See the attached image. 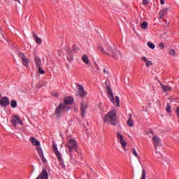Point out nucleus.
<instances>
[{"mask_svg": "<svg viewBox=\"0 0 179 179\" xmlns=\"http://www.w3.org/2000/svg\"><path fill=\"white\" fill-rule=\"evenodd\" d=\"M152 141L154 143V145L155 146V149H157V147L162 145L160 138L157 137V136H154L152 137Z\"/></svg>", "mask_w": 179, "mask_h": 179, "instance_id": "9b49d317", "label": "nucleus"}, {"mask_svg": "<svg viewBox=\"0 0 179 179\" xmlns=\"http://www.w3.org/2000/svg\"><path fill=\"white\" fill-rule=\"evenodd\" d=\"M161 87L163 90V92H171L173 90V88H171V87L169 86V85H163L162 83H161Z\"/></svg>", "mask_w": 179, "mask_h": 179, "instance_id": "2eb2a0df", "label": "nucleus"}, {"mask_svg": "<svg viewBox=\"0 0 179 179\" xmlns=\"http://www.w3.org/2000/svg\"><path fill=\"white\" fill-rule=\"evenodd\" d=\"M34 64L38 69V73H41V75H44V73H45V71L43 70V69H41V59L37 56H35Z\"/></svg>", "mask_w": 179, "mask_h": 179, "instance_id": "39448f33", "label": "nucleus"}, {"mask_svg": "<svg viewBox=\"0 0 179 179\" xmlns=\"http://www.w3.org/2000/svg\"><path fill=\"white\" fill-rule=\"evenodd\" d=\"M15 1H17V2H19V0H15Z\"/></svg>", "mask_w": 179, "mask_h": 179, "instance_id": "37998d69", "label": "nucleus"}, {"mask_svg": "<svg viewBox=\"0 0 179 179\" xmlns=\"http://www.w3.org/2000/svg\"><path fill=\"white\" fill-rule=\"evenodd\" d=\"M103 73H106V69H103Z\"/></svg>", "mask_w": 179, "mask_h": 179, "instance_id": "ea45409f", "label": "nucleus"}, {"mask_svg": "<svg viewBox=\"0 0 179 179\" xmlns=\"http://www.w3.org/2000/svg\"><path fill=\"white\" fill-rule=\"evenodd\" d=\"M168 10H169V8L161 10L159 13V19H162V17H163V16H164V15L167 13Z\"/></svg>", "mask_w": 179, "mask_h": 179, "instance_id": "aec40b11", "label": "nucleus"}, {"mask_svg": "<svg viewBox=\"0 0 179 179\" xmlns=\"http://www.w3.org/2000/svg\"><path fill=\"white\" fill-rule=\"evenodd\" d=\"M161 5H164V0H160Z\"/></svg>", "mask_w": 179, "mask_h": 179, "instance_id": "58836bf2", "label": "nucleus"}, {"mask_svg": "<svg viewBox=\"0 0 179 179\" xmlns=\"http://www.w3.org/2000/svg\"><path fill=\"white\" fill-rule=\"evenodd\" d=\"M140 179H146V171L145 169L142 170V175Z\"/></svg>", "mask_w": 179, "mask_h": 179, "instance_id": "c85d7f7f", "label": "nucleus"}, {"mask_svg": "<svg viewBox=\"0 0 179 179\" xmlns=\"http://www.w3.org/2000/svg\"><path fill=\"white\" fill-rule=\"evenodd\" d=\"M52 148H53V151L55 152V154L56 155V157H57V159H61V153L59 152V151H58L57 145L53 144Z\"/></svg>", "mask_w": 179, "mask_h": 179, "instance_id": "4468645a", "label": "nucleus"}, {"mask_svg": "<svg viewBox=\"0 0 179 179\" xmlns=\"http://www.w3.org/2000/svg\"><path fill=\"white\" fill-rule=\"evenodd\" d=\"M147 45H148V47H149L150 48H151V50H155V44L152 43L151 42H148V43H147Z\"/></svg>", "mask_w": 179, "mask_h": 179, "instance_id": "c756f323", "label": "nucleus"}, {"mask_svg": "<svg viewBox=\"0 0 179 179\" xmlns=\"http://www.w3.org/2000/svg\"><path fill=\"white\" fill-rule=\"evenodd\" d=\"M9 99L6 96H3L0 100V106H2V107H6L7 106H9Z\"/></svg>", "mask_w": 179, "mask_h": 179, "instance_id": "f8f14e48", "label": "nucleus"}, {"mask_svg": "<svg viewBox=\"0 0 179 179\" xmlns=\"http://www.w3.org/2000/svg\"><path fill=\"white\" fill-rule=\"evenodd\" d=\"M67 59L68 61H69V62H71V61H73V57L68 56Z\"/></svg>", "mask_w": 179, "mask_h": 179, "instance_id": "e433bc0d", "label": "nucleus"}, {"mask_svg": "<svg viewBox=\"0 0 179 179\" xmlns=\"http://www.w3.org/2000/svg\"><path fill=\"white\" fill-rule=\"evenodd\" d=\"M77 89L78 90V94L80 96V97H85V96L87 95V92H86V91H85L83 86H82L80 85H78Z\"/></svg>", "mask_w": 179, "mask_h": 179, "instance_id": "9d476101", "label": "nucleus"}, {"mask_svg": "<svg viewBox=\"0 0 179 179\" xmlns=\"http://www.w3.org/2000/svg\"><path fill=\"white\" fill-rule=\"evenodd\" d=\"M166 110L168 113H171V107L170 106L169 103L166 104Z\"/></svg>", "mask_w": 179, "mask_h": 179, "instance_id": "473e14b6", "label": "nucleus"}, {"mask_svg": "<svg viewBox=\"0 0 179 179\" xmlns=\"http://www.w3.org/2000/svg\"><path fill=\"white\" fill-rule=\"evenodd\" d=\"M76 141L73 139L69 140V143L66 144V148L69 149L71 156H73L72 152L76 149Z\"/></svg>", "mask_w": 179, "mask_h": 179, "instance_id": "423d86ee", "label": "nucleus"}, {"mask_svg": "<svg viewBox=\"0 0 179 179\" xmlns=\"http://www.w3.org/2000/svg\"><path fill=\"white\" fill-rule=\"evenodd\" d=\"M36 150L38 152V155L42 159V162H45V158H44V154L43 153V149L41 148L38 147L36 148Z\"/></svg>", "mask_w": 179, "mask_h": 179, "instance_id": "dca6fc26", "label": "nucleus"}, {"mask_svg": "<svg viewBox=\"0 0 179 179\" xmlns=\"http://www.w3.org/2000/svg\"><path fill=\"white\" fill-rule=\"evenodd\" d=\"M30 141L31 142L32 145H34V146H40V141L36 139V138L31 137L30 138Z\"/></svg>", "mask_w": 179, "mask_h": 179, "instance_id": "6ab92c4d", "label": "nucleus"}, {"mask_svg": "<svg viewBox=\"0 0 179 179\" xmlns=\"http://www.w3.org/2000/svg\"><path fill=\"white\" fill-rule=\"evenodd\" d=\"M148 22L146 21H144L143 22L141 23V27L143 30L148 29Z\"/></svg>", "mask_w": 179, "mask_h": 179, "instance_id": "b1692460", "label": "nucleus"}, {"mask_svg": "<svg viewBox=\"0 0 179 179\" xmlns=\"http://www.w3.org/2000/svg\"><path fill=\"white\" fill-rule=\"evenodd\" d=\"M73 103V98L69 96L67 98L64 99V103L65 106H66L67 104L71 105Z\"/></svg>", "mask_w": 179, "mask_h": 179, "instance_id": "f3484780", "label": "nucleus"}, {"mask_svg": "<svg viewBox=\"0 0 179 179\" xmlns=\"http://www.w3.org/2000/svg\"><path fill=\"white\" fill-rule=\"evenodd\" d=\"M155 157L159 159V157H160V156H162V154L159 152H157V148H155Z\"/></svg>", "mask_w": 179, "mask_h": 179, "instance_id": "72a5a7b5", "label": "nucleus"}, {"mask_svg": "<svg viewBox=\"0 0 179 179\" xmlns=\"http://www.w3.org/2000/svg\"><path fill=\"white\" fill-rule=\"evenodd\" d=\"M45 85H47V82L45 83Z\"/></svg>", "mask_w": 179, "mask_h": 179, "instance_id": "79ce46f5", "label": "nucleus"}, {"mask_svg": "<svg viewBox=\"0 0 179 179\" xmlns=\"http://www.w3.org/2000/svg\"><path fill=\"white\" fill-rule=\"evenodd\" d=\"M12 108H16L17 107V102L15 100H12L10 103Z\"/></svg>", "mask_w": 179, "mask_h": 179, "instance_id": "393cba45", "label": "nucleus"}, {"mask_svg": "<svg viewBox=\"0 0 179 179\" xmlns=\"http://www.w3.org/2000/svg\"><path fill=\"white\" fill-rule=\"evenodd\" d=\"M127 125L129 127H134V121L132 120V115H129V120H127Z\"/></svg>", "mask_w": 179, "mask_h": 179, "instance_id": "412c9836", "label": "nucleus"}, {"mask_svg": "<svg viewBox=\"0 0 179 179\" xmlns=\"http://www.w3.org/2000/svg\"><path fill=\"white\" fill-rule=\"evenodd\" d=\"M11 122L14 127H16V125H17V123L19 124V125H23V122L22 121V119H20V117H19V116L17 115H14Z\"/></svg>", "mask_w": 179, "mask_h": 179, "instance_id": "1a4fd4ad", "label": "nucleus"}, {"mask_svg": "<svg viewBox=\"0 0 179 179\" xmlns=\"http://www.w3.org/2000/svg\"><path fill=\"white\" fill-rule=\"evenodd\" d=\"M142 61H144V62H145V66H147L148 68H149V66H150L151 65L153 64V63L152 62V61H149L148 60V59L146 58V57H143L141 58Z\"/></svg>", "mask_w": 179, "mask_h": 179, "instance_id": "a211bd4d", "label": "nucleus"}, {"mask_svg": "<svg viewBox=\"0 0 179 179\" xmlns=\"http://www.w3.org/2000/svg\"><path fill=\"white\" fill-rule=\"evenodd\" d=\"M168 54L172 57H176V50H174V49H170L168 52Z\"/></svg>", "mask_w": 179, "mask_h": 179, "instance_id": "a878e982", "label": "nucleus"}, {"mask_svg": "<svg viewBox=\"0 0 179 179\" xmlns=\"http://www.w3.org/2000/svg\"><path fill=\"white\" fill-rule=\"evenodd\" d=\"M17 55L20 58V59H22V65L26 67L29 66V63L30 62L29 61V59L26 57V55H24L23 52H20L17 53Z\"/></svg>", "mask_w": 179, "mask_h": 179, "instance_id": "0eeeda50", "label": "nucleus"}, {"mask_svg": "<svg viewBox=\"0 0 179 179\" xmlns=\"http://www.w3.org/2000/svg\"><path fill=\"white\" fill-rule=\"evenodd\" d=\"M106 90L110 101L114 104V106H115L116 103V106H117V107H120V97L115 96L114 99L113 90H111V87H110V86L106 87Z\"/></svg>", "mask_w": 179, "mask_h": 179, "instance_id": "7ed1b4c3", "label": "nucleus"}, {"mask_svg": "<svg viewBox=\"0 0 179 179\" xmlns=\"http://www.w3.org/2000/svg\"><path fill=\"white\" fill-rule=\"evenodd\" d=\"M117 120H118V117L117 116V112L114 109L109 111L103 117V122L106 124H109L113 127L117 125Z\"/></svg>", "mask_w": 179, "mask_h": 179, "instance_id": "f257e3e1", "label": "nucleus"}, {"mask_svg": "<svg viewBox=\"0 0 179 179\" xmlns=\"http://www.w3.org/2000/svg\"><path fill=\"white\" fill-rule=\"evenodd\" d=\"M75 111H76V113H78V109H76Z\"/></svg>", "mask_w": 179, "mask_h": 179, "instance_id": "a19ab883", "label": "nucleus"}, {"mask_svg": "<svg viewBox=\"0 0 179 179\" xmlns=\"http://www.w3.org/2000/svg\"><path fill=\"white\" fill-rule=\"evenodd\" d=\"M0 97H1V94H0Z\"/></svg>", "mask_w": 179, "mask_h": 179, "instance_id": "c03bdc74", "label": "nucleus"}, {"mask_svg": "<svg viewBox=\"0 0 179 179\" xmlns=\"http://www.w3.org/2000/svg\"><path fill=\"white\" fill-rule=\"evenodd\" d=\"M117 138L118 142H120V141L124 140V136H122L121 135V134H120V132H117Z\"/></svg>", "mask_w": 179, "mask_h": 179, "instance_id": "bb28decb", "label": "nucleus"}, {"mask_svg": "<svg viewBox=\"0 0 179 179\" xmlns=\"http://www.w3.org/2000/svg\"><path fill=\"white\" fill-rule=\"evenodd\" d=\"M99 51H101V52H102V54H106V55H111L115 59H118L120 57H122V55H121V52H120L119 50H116L111 45H108L107 47V52H106V50H104V48H103L101 46H99Z\"/></svg>", "mask_w": 179, "mask_h": 179, "instance_id": "f03ea898", "label": "nucleus"}, {"mask_svg": "<svg viewBox=\"0 0 179 179\" xmlns=\"http://www.w3.org/2000/svg\"><path fill=\"white\" fill-rule=\"evenodd\" d=\"M159 47L161 50H164V44L163 43H159Z\"/></svg>", "mask_w": 179, "mask_h": 179, "instance_id": "f704fd0d", "label": "nucleus"}, {"mask_svg": "<svg viewBox=\"0 0 179 179\" xmlns=\"http://www.w3.org/2000/svg\"><path fill=\"white\" fill-rule=\"evenodd\" d=\"M149 0H143V5H148Z\"/></svg>", "mask_w": 179, "mask_h": 179, "instance_id": "c9c22d12", "label": "nucleus"}, {"mask_svg": "<svg viewBox=\"0 0 179 179\" xmlns=\"http://www.w3.org/2000/svg\"><path fill=\"white\" fill-rule=\"evenodd\" d=\"M52 96H53L54 97H58V93L54 92V93H52Z\"/></svg>", "mask_w": 179, "mask_h": 179, "instance_id": "4c0bfd02", "label": "nucleus"}, {"mask_svg": "<svg viewBox=\"0 0 179 179\" xmlns=\"http://www.w3.org/2000/svg\"><path fill=\"white\" fill-rule=\"evenodd\" d=\"M82 61L84 62V64H86L87 65V64H89V57H87V55H84L82 57Z\"/></svg>", "mask_w": 179, "mask_h": 179, "instance_id": "5701e85b", "label": "nucleus"}, {"mask_svg": "<svg viewBox=\"0 0 179 179\" xmlns=\"http://www.w3.org/2000/svg\"><path fill=\"white\" fill-rule=\"evenodd\" d=\"M69 110V107L64 103L59 105L55 109V115L58 118Z\"/></svg>", "mask_w": 179, "mask_h": 179, "instance_id": "20e7f679", "label": "nucleus"}, {"mask_svg": "<svg viewBox=\"0 0 179 179\" xmlns=\"http://www.w3.org/2000/svg\"><path fill=\"white\" fill-rule=\"evenodd\" d=\"M59 162H60V164H62V166L63 169H65V164H64V160H62V157L60 156V159L57 158Z\"/></svg>", "mask_w": 179, "mask_h": 179, "instance_id": "2f4dec72", "label": "nucleus"}, {"mask_svg": "<svg viewBox=\"0 0 179 179\" xmlns=\"http://www.w3.org/2000/svg\"><path fill=\"white\" fill-rule=\"evenodd\" d=\"M131 150L134 156H135V157H138V159L139 160V155H138V152H136V150L135 148H133Z\"/></svg>", "mask_w": 179, "mask_h": 179, "instance_id": "cd10ccee", "label": "nucleus"}, {"mask_svg": "<svg viewBox=\"0 0 179 179\" xmlns=\"http://www.w3.org/2000/svg\"><path fill=\"white\" fill-rule=\"evenodd\" d=\"M33 36L36 44H41L42 43L41 38H38V36H37V34H36V33H34Z\"/></svg>", "mask_w": 179, "mask_h": 179, "instance_id": "4be33fe9", "label": "nucleus"}, {"mask_svg": "<svg viewBox=\"0 0 179 179\" xmlns=\"http://www.w3.org/2000/svg\"><path fill=\"white\" fill-rule=\"evenodd\" d=\"M87 111V103L83 101L80 105V112L82 118H85L86 112Z\"/></svg>", "mask_w": 179, "mask_h": 179, "instance_id": "6e6552de", "label": "nucleus"}, {"mask_svg": "<svg viewBox=\"0 0 179 179\" xmlns=\"http://www.w3.org/2000/svg\"><path fill=\"white\" fill-rule=\"evenodd\" d=\"M36 179H48V173H47V170L43 169L41 174Z\"/></svg>", "mask_w": 179, "mask_h": 179, "instance_id": "ddd939ff", "label": "nucleus"}, {"mask_svg": "<svg viewBox=\"0 0 179 179\" xmlns=\"http://www.w3.org/2000/svg\"><path fill=\"white\" fill-rule=\"evenodd\" d=\"M119 142L122 145V148H125V147L127 146V141H125V140L123 139Z\"/></svg>", "mask_w": 179, "mask_h": 179, "instance_id": "7c9ffc66", "label": "nucleus"}]
</instances>
